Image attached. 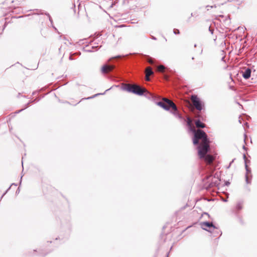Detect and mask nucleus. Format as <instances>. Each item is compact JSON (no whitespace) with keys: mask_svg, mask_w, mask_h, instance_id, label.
<instances>
[{"mask_svg":"<svg viewBox=\"0 0 257 257\" xmlns=\"http://www.w3.org/2000/svg\"><path fill=\"white\" fill-rule=\"evenodd\" d=\"M187 124L191 127V120L190 118H187Z\"/></svg>","mask_w":257,"mask_h":257,"instance_id":"14","label":"nucleus"},{"mask_svg":"<svg viewBox=\"0 0 257 257\" xmlns=\"http://www.w3.org/2000/svg\"><path fill=\"white\" fill-rule=\"evenodd\" d=\"M209 31L210 32V33L212 34L213 30L212 29H211V27L209 28Z\"/></svg>","mask_w":257,"mask_h":257,"instance_id":"17","label":"nucleus"},{"mask_svg":"<svg viewBox=\"0 0 257 257\" xmlns=\"http://www.w3.org/2000/svg\"><path fill=\"white\" fill-rule=\"evenodd\" d=\"M101 47V45L100 46H99V45H96V46H92V48L93 49L94 48H97V47Z\"/></svg>","mask_w":257,"mask_h":257,"instance_id":"18","label":"nucleus"},{"mask_svg":"<svg viewBox=\"0 0 257 257\" xmlns=\"http://www.w3.org/2000/svg\"><path fill=\"white\" fill-rule=\"evenodd\" d=\"M115 68L114 65H104L101 68L102 73L106 74L112 71Z\"/></svg>","mask_w":257,"mask_h":257,"instance_id":"7","label":"nucleus"},{"mask_svg":"<svg viewBox=\"0 0 257 257\" xmlns=\"http://www.w3.org/2000/svg\"><path fill=\"white\" fill-rule=\"evenodd\" d=\"M243 149H244V150L246 151V148L244 146H243Z\"/></svg>","mask_w":257,"mask_h":257,"instance_id":"24","label":"nucleus"},{"mask_svg":"<svg viewBox=\"0 0 257 257\" xmlns=\"http://www.w3.org/2000/svg\"><path fill=\"white\" fill-rule=\"evenodd\" d=\"M243 157H244V159H245V158H246L245 155H243Z\"/></svg>","mask_w":257,"mask_h":257,"instance_id":"27","label":"nucleus"},{"mask_svg":"<svg viewBox=\"0 0 257 257\" xmlns=\"http://www.w3.org/2000/svg\"><path fill=\"white\" fill-rule=\"evenodd\" d=\"M157 104L166 110H169L170 108H172L174 110V115L179 118H181V115L178 112L176 105L172 101L168 98H164L163 101L158 102Z\"/></svg>","mask_w":257,"mask_h":257,"instance_id":"2","label":"nucleus"},{"mask_svg":"<svg viewBox=\"0 0 257 257\" xmlns=\"http://www.w3.org/2000/svg\"><path fill=\"white\" fill-rule=\"evenodd\" d=\"M86 51H88V52H92V51H93V50H90V49H87Z\"/></svg>","mask_w":257,"mask_h":257,"instance_id":"22","label":"nucleus"},{"mask_svg":"<svg viewBox=\"0 0 257 257\" xmlns=\"http://www.w3.org/2000/svg\"><path fill=\"white\" fill-rule=\"evenodd\" d=\"M233 161H232V162L229 164V166H228V168H229V166L231 165V163Z\"/></svg>","mask_w":257,"mask_h":257,"instance_id":"29","label":"nucleus"},{"mask_svg":"<svg viewBox=\"0 0 257 257\" xmlns=\"http://www.w3.org/2000/svg\"><path fill=\"white\" fill-rule=\"evenodd\" d=\"M246 137H247L246 135L245 134H244V143H245V140H246Z\"/></svg>","mask_w":257,"mask_h":257,"instance_id":"19","label":"nucleus"},{"mask_svg":"<svg viewBox=\"0 0 257 257\" xmlns=\"http://www.w3.org/2000/svg\"><path fill=\"white\" fill-rule=\"evenodd\" d=\"M251 70L249 68H247L243 73L242 76L245 79H248L250 77Z\"/></svg>","mask_w":257,"mask_h":257,"instance_id":"10","label":"nucleus"},{"mask_svg":"<svg viewBox=\"0 0 257 257\" xmlns=\"http://www.w3.org/2000/svg\"><path fill=\"white\" fill-rule=\"evenodd\" d=\"M242 208V203L241 202H239L236 204L235 209L236 211H238L241 210Z\"/></svg>","mask_w":257,"mask_h":257,"instance_id":"12","label":"nucleus"},{"mask_svg":"<svg viewBox=\"0 0 257 257\" xmlns=\"http://www.w3.org/2000/svg\"><path fill=\"white\" fill-rule=\"evenodd\" d=\"M148 62L150 64H153L154 63L153 60L152 58H149L148 60Z\"/></svg>","mask_w":257,"mask_h":257,"instance_id":"16","label":"nucleus"},{"mask_svg":"<svg viewBox=\"0 0 257 257\" xmlns=\"http://www.w3.org/2000/svg\"><path fill=\"white\" fill-rule=\"evenodd\" d=\"M152 39L154 40H156V38L153 36L152 37Z\"/></svg>","mask_w":257,"mask_h":257,"instance_id":"26","label":"nucleus"},{"mask_svg":"<svg viewBox=\"0 0 257 257\" xmlns=\"http://www.w3.org/2000/svg\"><path fill=\"white\" fill-rule=\"evenodd\" d=\"M244 125H245L247 127H248V125L247 122H245V123H244Z\"/></svg>","mask_w":257,"mask_h":257,"instance_id":"23","label":"nucleus"},{"mask_svg":"<svg viewBox=\"0 0 257 257\" xmlns=\"http://www.w3.org/2000/svg\"><path fill=\"white\" fill-rule=\"evenodd\" d=\"M123 89L134 94L142 95L144 93H146L145 95H149L152 96V94L148 92L145 88H142L137 84H126L123 87Z\"/></svg>","mask_w":257,"mask_h":257,"instance_id":"3","label":"nucleus"},{"mask_svg":"<svg viewBox=\"0 0 257 257\" xmlns=\"http://www.w3.org/2000/svg\"><path fill=\"white\" fill-rule=\"evenodd\" d=\"M49 20H50V21L51 22V18H50V16H49Z\"/></svg>","mask_w":257,"mask_h":257,"instance_id":"28","label":"nucleus"},{"mask_svg":"<svg viewBox=\"0 0 257 257\" xmlns=\"http://www.w3.org/2000/svg\"><path fill=\"white\" fill-rule=\"evenodd\" d=\"M154 72L150 67H148L146 69V80L147 81H150V76L153 75Z\"/></svg>","mask_w":257,"mask_h":257,"instance_id":"8","label":"nucleus"},{"mask_svg":"<svg viewBox=\"0 0 257 257\" xmlns=\"http://www.w3.org/2000/svg\"><path fill=\"white\" fill-rule=\"evenodd\" d=\"M217 176H218V175L217 173H215L214 176H215V177H217Z\"/></svg>","mask_w":257,"mask_h":257,"instance_id":"25","label":"nucleus"},{"mask_svg":"<svg viewBox=\"0 0 257 257\" xmlns=\"http://www.w3.org/2000/svg\"><path fill=\"white\" fill-rule=\"evenodd\" d=\"M165 67L163 65H159L157 67V70L159 72H164Z\"/></svg>","mask_w":257,"mask_h":257,"instance_id":"13","label":"nucleus"},{"mask_svg":"<svg viewBox=\"0 0 257 257\" xmlns=\"http://www.w3.org/2000/svg\"><path fill=\"white\" fill-rule=\"evenodd\" d=\"M194 133V138L193 142L194 145H198L199 141H201V143L198 146V155L201 159H204L208 164V168L212 167L214 158L210 155H206L209 150V141L208 140L207 135L202 130L192 129Z\"/></svg>","mask_w":257,"mask_h":257,"instance_id":"1","label":"nucleus"},{"mask_svg":"<svg viewBox=\"0 0 257 257\" xmlns=\"http://www.w3.org/2000/svg\"><path fill=\"white\" fill-rule=\"evenodd\" d=\"M10 187H9V189L6 191V192L5 193H4V194L3 195V196H2V197H3V196H4L6 194V193L7 192V191H8V190H9V189H10Z\"/></svg>","mask_w":257,"mask_h":257,"instance_id":"21","label":"nucleus"},{"mask_svg":"<svg viewBox=\"0 0 257 257\" xmlns=\"http://www.w3.org/2000/svg\"><path fill=\"white\" fill-rule=\"evenodd\" d=\"M179 33L180 32H179V31L178 30H177V29H174V33L175 34H179Z\"/></svg>","mask_w":257,"mask_h":257,"instance_id":"15","label":"nucleus"},{"mask_svg":"<svg viewBox=\"0 0 257 257\" xmlns=\"http://www.w3.org/2000/svg\"><path fill=\"white\" fill-rule=\"evenodd\" d=\"M99 94H96V95H94V96H92V97H88L87 99L91 98H93V97H94L95 96L98 95H99Z\"/></svg>","mask_w":257,"mask_h":257,"instance_id":"20","label":"nucleus"},{"mask_svg":"<svg viewBox=\"0 0 257 257\" xmlns=\"http://www.w3.org/2000/svg\"><path fill=\"white\" fill-rule=\"evenodd\" d=\"M200 225L203 229L207 230L210 232H212L216 229V227L213 224L212 222H202L200 223Z\"/></svg>","mask_w":257,"mask_h":257,"instance_id":"5","label":"nucleus"},{"mask_svg":"<svg viewBox=\"0 0 257 257\" xmlns=\"http://www.w3.org/2000/svg\"><path fill=\"white\" fill-rule=\"evenodd\" d=\"M195 125L198 128H204L205 126V124L201 122L200 120H197L195 121Z\"/></svg>","mask_w":257,"mask_h":257,"instance_id":"11","label":"nucleus"},{"mask_svg":"<svg viewBox=\"0 0 257 257\" xmlns=\"http://www.w3.org/2000/svg\"><path fill=\"white\" fill-rule=\"evenodd\" d=\"M211 178L212 180L209 184V186L210 187L215 186L219 184L220 180L219 179V176H217V177H215L214 176L212 177L211 175L206 176V178H204V180H208L207 182H209V179Z\"/></svg>","mask_w":257,"mask_h":257,"instance_id":"6","label":"nucleus"},{"mask_svg":"<svg viewBox=\"0 0 257 257\" xmlns=\"http://www.w3.org/2000/svg\"><path fill=\"white\" fill-rule=\"evenodd\" d=\"M245 169H246V175H245V181L247 184H250L251 181L249 178L248 174L250 173V170L248 168L246 164H245Z\"/></svg>","mask_w":257,"mask_h":257,"instance_id":"9","label":"nucleus"},{"mask_svg":"<svg viewBox=\"0 0 257 257\" xmlns=\"http://www.w3.org/2000/svg\"><path fill=\"white\" fill-rule=\"evenodd\" d=\"M69 58L70 59H71V56H70Z\"/></svg>","mask_w":257,"mask_h":257,"instance_id":"30","label":"nucleus"},{"mask_svg":"<svg viewBox=\"0 0 257 257\" xmlns=\"http://www.w3.org/2000/svg\"><path fill=\"white\" fill-rule=\"evenodd\" d=\"M191 100L192 104L196 109L199 111H201L202 109L204 104L196 95H192Z\"/></svg>","mask_w":257,"mask_h":257,"instance_id":"4","label":"nucleus"}]
</instances>
